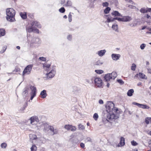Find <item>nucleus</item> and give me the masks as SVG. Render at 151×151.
Returning a JSON list of instances; mask_svg holds the SVG:
<instances>
[{
    "instance_id": "55",
    "label": "nucleus",
    "mask_w": 151,
    "mask_h": 151,
    "mask_svg": "<svg viewBox=\"0 0 151 151\" xmlns=\"http://www.w3.org/2000/svg\"><path fill=\"white\" fill-rule=\"evenodd\" d=\"M72 36L71 35H68L67 37V39L69 40H71L72 39Z\"/></svg>"
},
{
    "instance_id": "54",
    "label": "nucleus",
    "mask_w": 151,
    "mask_h": 151,
    "mask_svg": "<svg viewBox=\"0 0 151 151\" xmlns=\"http://www.w3.org/2000/svg\"><path fill=\"white\" fill-rule=\"evenodd\" d=\"M80 146L81 147L84 148L85 147V144L81 142L80 144Z\"/></svg>"
},
{
    "instance_id": "42",
    "label": "nucleus",
    "mask_w": 151,
    "mask_h": 151,
    "mask_svg": "<svg viewBox=\"0 0 151 151\" xmlns=\"http://www.w3.org/2000/svg\"><path fill=\"white\" fill-rule=\"evenodd\" d=\"M7 144L5 143H2L1 145V147L2 148H5L7 146Z\"/></svg>"
},
{
    "instance_id": "38",
    "label": "nucleus",
    "mask_w": 151,
    "mask_h": 151,
    "mask_svg": "<svg viewBox=\"0 0 151 151\" xmlns=\"http://www.w3.org/2000/svg\"><path fill=\"white\" fill-rule=\"evenodd\" d=\"M85 141L86 142H92V139H91V138L90 137H87L85 139Z\"/></svg>"
},
{
    "instance_id": "23",
    "label": "nucleus",
    "mask_w": 151,
    "mask_h": 151,
    "mask_svg": "<svg viewBox=\"0 0 151 151\" xmlns=\"http://www.w3.org/2000/svg\"><path fill=\"white\" fill-rule=\"evenodd\" d=\"M5 30L4 29H0V37L4 36L5 34Z\"/></svg>"
},
{
    "instance_id": "50",
    "label": "nucleus",
    "mask_w": 151,
    "mask_h": 151,
    "mask_svg": "<svg viewBox=\"0 0 151 151\" xmlns=\"http://www.w3.org/2000/svg\"><path fill=\"white\" fill-rule=\"evenodd\" d=\"M28 16L31 19H33L34 18V15L33 14L31 13L28 14Z\"/></svg>"
},
{
    "instance_id": "31",
    "label": "nucleus",
    "mask_w": 151,
    "mask_h": 151,
    "mask_svg": "<svg viewBox=\"0 0 151 151\" xmlns=\"http://www.w3.org/2000/svg\"><path fill=\"white\" fill-rule=\"evenodd\" d=\"M78 127L79 129L80 130H83L85 129V127L81 124L78 125Z\"/></svg>"
},
{
    "instance_id": "18",
    "label": "nucleus",
    "mask_w": 151,
    "mask_h": 151,
    "mask_svg": "<svg viewBox=\"0 0 151 151\" xmlns=\"http://www.w3.org/2000/svg\"><path fill=\"white\" fill-rule=\"evenodd\" d=\"M40 95L41 96V98L43 99L45 98L47 96L46 91L44 90L42 91L40 93Z\"/></svg>"
},
{
    "instance_id": "32",
    "label": "nucleus",
    "mask_w": 151,
    "mask_h": 151,
    "mask_svg": "<svg viewBox=\"0 0 151 151\" xmlns=\"http://www.w3.org/2000/svg\"><path fill=\"white\" fill-rule=\"evenodd\" d=\"M71 126L69 124L66 125L64 126V128L68 130H70Z\"/></svg>"
},
{
    "instance_id": "59",
    "label": "nucleus",
    "mask_w": 151,
    "mask_h": 151,
    "mask_svg": "<svg viewBox=\"0 0 151 151\" xmlns=\"http://www.w3.org/2000/svg\"><path fill=\"white\" fill-rule=\"evenodd\" d=\"M147 12H151V8H147Z\"/></svg>"
},
{
    "instance_id": "19",
    "label": "nucleus",
    "mask_w": 151,
    "mask_h": 151,
    "mask_svg": "<svg viewBox=\"0 0 151 151\" xmlns=\"http://www.w3.org/2000/svg\"><path fill=\"white\" fill-rule=\"evenodd\" d=\"M124 139L123 137H122L121 138L120 141L118 146L119 147L121 146L124 145Z\"/></svg>"
},
{
    "instance_id": "53",
    "label": "nucleus",
    "mask_w": 151,
    "mask_h": 151,
    "mask_svg": "<svg viewBox=\"0 0 151 151\" xmlns=\"http://www.w3.org/2000/svg\"><path fill=\"white\" fill-rule=\"evenodd\" d=\"M132 104L137 105L139 107V106L140 105V104L138 103H136V102H132Z\"/></svg>"
},
{
    "instance_id": "33",
    "label": "nucleus",
    "mask_w": 151,
    "mask_h": 151,
    "mask_svg": "<svg viewBox=\"0 0 151 151\" xmlns=\"http://www.w3.org/2000/svg\"><path fill=\"white\" fill-rule=\"evenodd\" d=\"M103 62L101 60H99L96 62V64L97 65H100L102 64Z\"/></svg>"
},
{
    "instance_id": "5",
    "label": "nucleus",
    "mask_w": 151,
    "mask_h": 151,
    "mask_svg": "<svg viewBox=\"0 0 151 151\" xmlns=\"http://www.w3.org/2000/svg\"><path fill=\"white\" fill-rule=\"evenodd\" d=\"M117 76V73L115 72H113L111 73L106 74L104 76L105 80L106 81H109L111 79L114 80Z\"/></svg>"
},
{
    "instance_id": "40",
    "label": "nucleus",
    "mask_w": 151,
    "mask_h": 151,
    "mask_svg": "<svg viewBox=\"0 0 151 151\" xmlns=\"http://www.w3.org/2000/svg\"><path fill=\"white\" fill-rule=\"evenodd\" d=\"M106 120L108 122L109 121L112 120L110 114L109 113V114L107 116Z\"/></svg>"
},
{
    "instance_id": "61",
    "label": "nucleus",
    "mask_w": 151,
    "mask_h": 151,
    "mask_svg": "<svg viewBox=\"0 0 151 151\" xmlns=\"http://www.w3.org/2000/svg\"><path fill=\"white\" fill-rule=\"evenodd\" d=\"M118 55L116 54H112L111 55V57H119L118 56Z\"/></svg>"
},
{
    "instance_id": "6",
    "label": "nucleus",
    "mask_w": 151,
    "mask_h": 151,
    "mask_svg": "<svg viewBox=\"0 0 151 151\" xmlns=\"http://www.w3.org/2000/svg\"><path fill=\"white\" fill-rule=\"evenodd\" d=\"M33 65H27L24 70L22 73V76H24L25 75H28L31 73Z\"/></svg>"
},
{
    "instance_id": "27",
    "label": "nucleus",
    "mask_w": 151,
    "mask_h": 151,
    "mask_svg": "<svg viewBox=\"0 0 151 151\" xmlns=\"http://www.w3.org/2000/svg\"><path fill=\"white\" fill-rule=\"evenodd\" d=\"M29 137L30 139H35L37 138V137L35 135L32 134H30L29 135Z\"/></svg>"
},
{
    "instance_id": "30",
    "label": "nucleus",
    "mask_w": 151,
    "mask_h": 151,
    "mask_svg": "<svg viewBox=\"0 0 151 151\" xmlns=\"http://www.w3.org/2000/svg\"><path fill=\"white\" fill-rule=\"evenodd\" d=\"M72 142L74 144H77L79 143V140L77 138H74L73 139Z\"/></svg>"
},
{
    "instance_id": "37",
    "label": "nucleus",
    "mask_w": 151,
    "mask_h": 151,
    "mask_svg": "<svg viewBox=\"0 0 151 151\" xmlns=\"http://www.w3.org/2000/svg\"><path fill=\"white\" fill-rule=\"evenodd\" d=\"M68 20L70 22L72 21V15L71 14V12H70L68 15Z\"/></svg>"
},
{
    "instance_id": "2",
    "label": "nucleus",
    "mask_w": 151,
    "mask_h": 151,
    "mask_svg": "<svg viewBox=\"0 0 151 151\" xmlns=\"http://www.w3.org/2000/svg\"><path fill=\"white\" fill-rule=\"evenodd\" d=\"M6 12L7 20L10 22L15 21V16L16 14L15 10L12 8H8L6 9Z\"/></svg>"
},
{
    "instance_id": "22",
    "label": "nucleus",
    "mask_w": 151,
    "mask_h": 151,
    "mask_svg": "<svg viewBox=\"0 0 151 151\" xmlns=\"http://www.w3.org/2000/svg\"><path fill=\"white\" fill-rule=\"evenodd\" d=\"M138 75L140 78L146 79H147V77L145 75L142 73H139Z\"/></svg>"
},
{
    "instance_id": "9",
    "label": "nucleus",
    "mask_w": 151,
    "mask_h": 151,
    "mask_svg": "<svg viewBox=\"0 0 151 151\" xmlns=\"http://www.w3.org/2000/svg\"><path fill=\"white\" fill-rule=\"evenodd\" d=\"M30 88L31 90V92L30 93L31 96L30 99L32 100L36 95V89L35 87L32 86H30Z\"/></svg>"
},
{
    "instance_id": "48",
    "label": "nucleus",
    "mask_w": 151,
    "mask_h": 151,
    "mask_svg": "<svg viewBox=\"0 0 151 151\" xmlns=\"http://www.w3.org/2000/svg\"><path fill=\"white\" fill-rule=\"evenodd\" d=\"M71 5L72 3L70 1H68L66 4V6H71Z\"/></svg>"
},
{
    "instance_id": "7",
    "label": "nucleus",
    "mask_w": 151,
    "mask_h": 151,
    "mask_svg": "<svg viewBox=\"0 0 151 151\" xmlns=\"http://www.w3.org/2000/svg\"><path fill=\"white\" fill-rule=\"evenodd\" d=\"M47 123L43 122H40L37 124L36 126L35 127L36 129H39L40 130H42L44 131Z\"/></svg>"
},
{
    "instance_id": "34",
    "label": "nucleus",
    "mask_w": 151,
    "mask_h": 151,
    "mask_svg": "<svg viewBox=\"0 0 151 151\" xmlns=\"http://www.w3.org/2000/svg\"><path fill=\"white\" fill-rule=\"evenodd\" d=\"M37 148L35 145H33L31 148V151H36Z\"/></svg>"
},
{
    "instance_id": "1",
    "label": "nucleus",
    "mask_w": 151,
    "mask_h": 151,
    "mask_svg": "<svg viewBox=\"0 0 151 151\" xmlns=\"http://www.w3.org/2000/svg\"><path fill=\"white\" fill-rule=\"evenodd\" d=\"M31 26H27L26 27L27 31L29 32H35L39 33V31L37 28H40L41 27V25L39 23L36 21H33L31 22Z\"/></svg>"
},
{
    "instance_id": "26",
    "label": "nucleus",
    "mask_w": 151,
    "mask_h": 151,
    "mask_svg": "<svg viewBox=\"0 0 151 151\" xmlns=\"http://www.w3.org/2000/svg\"><path fill=\"white\" fill-rule=\"evenodd\" d=\"M111 10L110 8L107 7L104 10V13L106 14H108Z\"/></svg>"
},
{
    "instance_id": "24",
    "label": "nucleus",
    "mask_w": 151,
    "mask_h": 151,
    "mask_svg": "<svg viewBox=\"0 0 151 151\" xmlns=\"http://www.w3.org/2000/svg\"><path fill=\"white\" fill-rule=\"evenodd\" d=\"M140 105L139 107L143 109H149L150 108V107L146 105L140 104Z\"/></svg>"
},
{
    "instance_id": "16",
    "label": "nucleus",
    "mask_w": 151,
    "mask_h": 151,
    "mask_svg": "<svg viewBox=\"0 0 151 151\" xmlns=\"http://www.w3.org/2000/svg\"><path fill=\"white\" fill-rule=\"evenodd\" d=\"M111 14L113 16H114L115 17H122V15H121L118 11H113L111 13Z\"/></svg>"
},
{
    "instance_id": "20",
    "label": "nucleus",
    "mask_w": 151,
    "mask_h": 151,
    "mask_svg": "<svg viewBox=\"0 0 151 151\" xmlns=\"http://www.w3.org/2000/svg\"><path fill=\"white\" fill-rule=\"evenodd\" d=\"M106 50H101L98 52V54L99 56H102L104 55L105 53L106 52Z\"/></svg>"
},
{
    "instance_id": "39",
    "label": "nucleus",
    "mask_w": 151,
    "mask_h": 151,
    "mask_svg": "<svg viewBox=\"0 0 151 151\" xmlns=\"http://www.w3.org/2000/svg\"><path fill=\"white\" fill-rule=\"evenodd\" d=\"M93 117L94 119L96 121L99 117V116L97 114L95 113L94 114Z\"/></svg>"
},
{
    "instance_id": "64",
    "label": "nucleus",
    "mask_w": 151,
    "mask_h": 151,
    "mask_svg": "<svg viewBox=\"0 0 151 151\" xmlns=\"http://www.w3.org/2000/svg\"><path fill=\"white\" fill-rule=\"evenodd\" d=\"M65 2V0H62L61 1V4H64Z\"/></svg>"
},
{
    "instance_id": "12",
    "label": "nucleus",
    "mask_w": 151,
    "mask_h": 151,
    "mask_svg": "<svg viewBox=\"0 0 151 151\" xmlns=\"http://www.w3.org/2000/svg\"><path fill=\"white\" fill-rule=\"evenodd\" d=\"M123 17L122 18L120 17H115L112 18L111 17H110V18L108 17L107 18V22L109 23L111 22H112L115 20H117L123 22Z\"/></svg>"
},
{
    "instance_id": "3",
    "label": "nucleus",
    "mask_w": 151,
    "mask_h": 151,
    "mask_svg": "<svg viewBox=\"0 0 151 151\" xmlns=\"http://www.w3.org/2000/svg\"><path fill=\"white\" fill-rule=\"evenodd\" d=\"M106 110L109 114L111 112L116 113L118 110L117 108L114 107V104L111 101H108L106 106Z\"/></svg>"
},
{
    "instance_id": "25",
    "label": "nucleus",
    "mask_w": 151,
    "mask_h": 151,
    "mask_svg": "<svg viewBox=\"0 0 151 151\" xmlns=\"http://www.w3.org/2000/svg\"><path fill=\"white\" fill-rule=\"evenodd\" d=\"M145 122L146 123L148 124L149 123H151V117H147L145 119Z\"/></svg>"
},
{
    "instance_id": "17",
    "label": "nucleus",
    "mask_w": 151,
    "mask_h": 151,
    "mask_svg": "<svg viewBox=\"0 0 151 151\" xmlns=\"http://www.w3.org/2000/svg\"><path fill=\"white\" fill-rule=\"evenodd\" d=\"M123 22H128L131 20V18L129 16H125L123 17Z\"/></svg>"
},
{
    "instance_id": "58",
    "label": "nucleus",
    "mask_w": 151,
    "mask_h": 151,
    "mask_svg": "<svg viewBox=\"0 0 151 151\" xmlns=\"http://www.w3.org/2000/svg\"><path fill=\"white\" fill-rule=\"evenodd\" d=\"M119 57H112V59L114 60H116L119 59Z\"/></svg>"
},
{
    "instance_id": "47",
    "label": "nucleus",
    "mask_w": 151,
    "mask_h": 151,
    "mask_svg": "<svg viewBox=\"0 0 151 151\" xmlns=\"http://www.w3.org/2000/svg\"><path fill=\"white\" fill-rule=\"evenodd\" d=\"M131 143L132 145L134 146H136L137 145V143L136 142L134 141H131Z\"/></svg>"
},
{
    "instance_id": "10",
    "label": "nucleus",
    "mask_w": 151,
    "mask_h": 151,
    "mask_svg": "<svg viewBox=\"0 0 151 151\" xmlns=\"http://www.w3.org/2000/svg\"><path fill=\"white\" fill-rule=\"evenodd\" d=\"M29 120L30 121V124L32 125H34L35 127H36L37 125L35 124V123L39 122L38 117L37 116H33Z\"/></svg>"
},
{
    "instance_id": "4",
    "label": "nucleus",
    "mask_w": 151,
    "mask_h": 151,
    "mask_svg": "<svg viewBox=\"0 0 151 151\" xmlns=\"http://www.w3.org/2000/svg\"><path fill=\"white\" fill-rule=\"evenodd\" d=\"M39 60L42 62H45V63H42L43 67L45 70H48L51 65L50 61L45 57H39Z\"/></svg>"
},
{
    "instance_id": "56",
    "label": "nucleus",
    "mask_w": 151,
    "mask_h": 151,
    "mask_svg": "<svg viewBox=\"0 0 151 151\" xmlns=\"http://www.w3.org/2000/svg\"><path fill=\"white\" fill-rule=\"evenodd\" d=\"M147 133L148 134L151 136V131H150L149 130H147Z\"/></svg>"
},
{
    "instance_id": "14",
    "label": "nucleus",
    "mask_w": 151,
    "mask_h": 151,
    "mask_svg": "<svg viewBox=\"0 0 151 151\" xmlns=\"http://www.w3.org/2000/svg\"><path fill=\"white\" fill-rule=\"evenodd\" d=\"M46 127H45V129L44 132L46 133L48 132L49 130H52L53 127L50 126H49L47 124L46 125Z\"/></svg>"
},
{
    "instance_id": "35",
    "label": "nucleus",
    "mask_w": 151,
    "mask_h": 151,
    "mask_svg": "<svg viewBox=\"0 0 151 151\" xmlns=\"http://www.w3.org/2000/svg\"><path fill=\"white\" fill-rule=\"evenodd\" d=\"M140 12H141L143 13H147V8L145 9L144 8H142L140 9Z\"/></svg>"
},
{
    "instance_id": "29",
    "label": "nucleus",
    "mask_w": 151,
    "mask_h": 151,
    "mask_svg": "<svg viewBox=\"0 0 151 151\" xmlns=\"http://www.w3.org/2000/svg\"><path fill=\"white\" fill-rule=\"evenodd\" d=\"M112 28L115 31H117L118 30V26L117 24L113 25L112 27Z\"/></svg>"
},
{
    "instance_id": "52",
    "label": "nucleus",
    "mask_w": 151,
    "mask_h": 151,
    "mask_svg": "<svg viewBox=\"0 0 151 151\" xmlns=\"http://www.w3.org/2000/svg\"><path fill=\"white\" fill-rule=\"evenodd\" d=\"M20 70V69L19 68L16 67L14 70L13 71V72H18Z\"/></svg>"
},
{
    "instance_id": "15",
    "label": "nucleus",
    "mask_w": 151,
    "mask_h": 151,
    "mask_svg": "<svg viewBox=\"0 0 151 151\" xmlns=\"http://www.w3.org/2000/svg\"><path fill=\"white\" fill-rule=\"evenodd\" d=\"M19 14L21 17L22 19H25L27 18V17L26 12H21Z\"/></svg>"
},
{
    "instance_id": "13",
    "label": "nucleus",
    "mask_w": 151,
    "mask_h": 151,
    "mask_svg": "<svg viewBox=\"0 0 151 151\" xmlns=\"http://www.w3.org/2000/svg\"><path fill=\"white\" fill-rule=\"evenodd\" d=\"M114 112H113L111 113H111H110L112 120L114 119H116L119 117V115L118 113H117V112L115 113V114H114Z\"/></svg>"
},
{
    "instance_id": "21",
    "label": "nucleus",
    "mask_w": 151,
    "mask_h": 151,
    "mask_svg": "<svg viewBox=\"0 0 151 151\" xmlns=\"http://www.w3.org/2000/svg\"><path fill=\"white\" fill-rule=\"evenodd\" d=\"M134 92V91L133 89H130L129 90L127 93V95L128 96H132L133 93Z\"/></svg>"
},
{
    "instance_id": "46",
    "label": "nucleus",
    "mask_w": 151,
    "mask_h": 151,
    "mask_svg": "<svg viewBox=\"0 0 151 151\" xmlns=\"http://www.w3.org/2000/svg\"><path fill=\"white\" fill-rule=\"evenodd\" d=\"M51 131H52L53 132V135H54L55 134H57V133L58 132V130L56 129H54V128L53 127V128L52 129V130H51Z\"/></svg>"
},
{
    "instance_id": "8",
    "label": "nucleus",
    "mask_w": 151,
    "mask_h": 151,
    "mask_svg": "<svg viewBox=\"0 0 151 151\" xmlns=\"http://www.w3.org/2000/svg\"><path fill=\"white\" fill-rule=\"evenodd\" d=\"M55 73V70L54 68H52L51 71L47 73L46 74V77L48 79L53 77Z\"/></svg>"
},
{
    "instance_id": "45",
    "label": "nucleus",
    "mask_w": 151,
    "mask_h": 151,
    "mask_svg": "<svg viewBox=\"0 0 151 151\" xmlns=\"http://www.w3.org/2000/svg\"><path fill=\"white\" fill-rule=\"evenodd\" d=\"M76 128L75 126H73L71 125L70 130L72 132H74L76 130Z\"/></svg>"
},
{
    "instance_id": "44",
    "label": "nucleus",
    "mask_w": 151,
    "mask_h": 151,
    "mask_svg": "<svg viewBox=\"0 0 151 151\" xmlns=\"http://www.w3.org/2000/svg\"><path fill=\"white\" fill-rule=\"evenodd\" d=\"M109 4L107 2H103L102 3V6L104 7H107L109 6Z\"/></svg>"
},
{
    "instance_id": "36",
    "label": "nucleus",
    "mask_w": 151,
    "mask_h": 151,
    "mask_svg": "<svg viewBox=\"0 0 151 151\" xmlns=\"http://www.w3.org/2000/svg\"><path fill=\"white\" fill-rule=\"evenodd\" d=\"M95 72L98 74H101L103 73V71L101 70H96Z\"/></svg>"
},
{
    "instance_id": "41",
    "label": "nucleus",
    "mask_w": 151,
    "mask_h": 151,
    "mask_svg": "<svg viewBox=\"0 0 151 151\" xmlns=\"http://www.w3.org/2000/svg\"><path fill=\"white\" fill-rule=\"evenodd\" d=\"M136 67V65L135 64H134L133 63L132 64V66L131 67V69L132 70L134 71L135 70Z\"/></svg>"
},
{
    "instance_id": "43",
    "label": "nucleus",
    "mask_w": 151,
    "mask_h": 151,
    "mask_svg": "<svg viewBox=\"0 0 151 151\" xmlns=\"http://www.w3.org/2000/svg\"><path fill=\"white\" fill-rule=\"evenodd\" d=\"M59 11L61 13H63L65 11V9L63 7H62L59 9Z\"/></svg>"
},
{
    "instance_id": "62",
    "label": "nucleus",
    "mask_w": 151,
    "mask_h": 151,
    "mask_svg": "<svg viewBox=\"0 0 151 151\" xmlns=\"http://www.w3.org/2000/svg\"><path fill=\"white\" fill-rule=\"evenodd\" d=\"M27 103H26V104H25V105H24V107L22 109V110L23 111L25 109V108L27 106Z\"/></svg>"
},
{
    "instance_id": "60",
    "label": "nucleus",
    "mask_w": 151,
    "mask_h": 151,
    "mask_svg": "<svg viewBox=\"0 0 151 151\" xmlns=\"http://www.w3.org/2000/svg\"><path fill=\"white\" fill-rule=\"evenodd\" d=\"M147 69L148 73L151 74V69L150 68H147Z\"/></svg>"
},
{
    "instance_id": "11",
    "label": "nucleus",
    "mask_w": 151,
    "mask_h": 151,
    "mask_svg": "<svg viewBox=\"0 0 151 151\" xmlns=\"http://www.w3.org/2000/svg\"><path fill=\"white\" fill-rule=\"evenodd\" d=\"M96 86L98 87H101L103 84L101 78H96L94 80Z\"/></svg>"
},
{
    "instance_id": "51",
    "label": "nucleus",
    "mask_w": 151,
    "mask_h": 151,
    "mask_svg": "<svg viewBox=\"0 0 151 151\" xmlns=\"http://www.w3.org/2000/svg\"><path fill=\"white\" fill-rule=\"evenodd\" d=\"M145 46L146 45L145 44H142L141 45L140 47L141 49L143 50L144 49Z\"/></svg>"
},
{
    "instance_id": "28",
    "label": "nucleus",
    "mask_w": 151,
    "mask_h": 151,
    "mask_svg": "<svg viewBox=\"0 0 151 151\" xmlns=\"http://www.w3.org/2000/svg\"><path fill=\"white\" fill-rule=\"evenodd\" d=\"M28 93V89L26 87L24 89V91L22 93V94L24 96H26Z\"/></svg>"
},
{
    "instance_id": "57",
    "label": "nucleus",
    "mask_w": 151,
    "mask_h": 151,
    "mask_svg": "<svg viewBox=\"0 0 151 151\" xmlns=\"http://www.w3.org/2000/svg\"><path fill=\"white\" fill-rule=\"evenodd\" d=\"M99 102L100 104H103L104 103L103 101L101 99L99 100Z\"/></svg>"
},
{
    "instance_id": "63",
    "label": "nucleus",
    "mask_w": 151,
    "mask_h": 151,
    "mask_svg": "<svg viewBox=\"0 0 151 151\" xmlns=\"http://www.w3.org/2000/svg\"><path fill=\"white\" fill-rule=\"evenodd\" d=\"M149 147L150 148V150H151V141L149 143Z\"/></svg>"
},
{
    "instance_id": "49",
    "label": "nucleus",
    "mask_w": 151,
    "mask_h": 151,
    "mask_svg": "<svg viewBox=\"0 0 151 151\" xmlns=\"http://www.w3.org/2000/svg\"><path fill=\"white\" fill-rule=\"evenodd\" d=\"M117 81L121 85H122L124 83V82L122 80L118 79L117 80Z\"/></svg>"
}]
</instances>
